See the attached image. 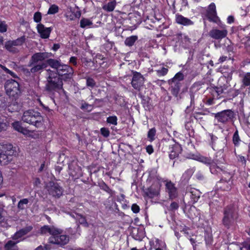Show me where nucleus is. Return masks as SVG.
Masks as SVG:
<instances>
[{
  "mask_svg": "<svg viewBox=\"0 0 250 250\" xmlns=\"http://www.w3.org/2000/svg\"><path fill=\"white\" fill-rule=\"evenodd\" d=\"M238 218V214L233 205H230L224 208L222 223L225 228L227 229L234 228Z\"/></svg>",
  "mask_w": 250,
  "mask_h": 250,
  "instance_id": "1",
  "label": "nucleus"
},
{
  "mask_svg": "<svg viewBox=\"0 0 250 250\" xmlns=\"http://www.w3.org/2000/svg\"><path fill=\"white\" fill-rule=\"evenodd\" d=\"M22 121L26 123L39 127L42 125L43 118L41 113L33 109L25 111L21 117Z\"/></svg>",
  "mask_w": 250,
  "mask_h": 250,
  "instance_id": "2",
  "label": "nucleus"
},
{
  "mask_svg": "<svg viewBox=\"0 0 250 250\" xmlns=\"http://www.w3.org/2000/svg\"><path fill=\"white\" fill-rule=\"evenodd\" d=\"M217 175H220L221 176L220 180L217 183V188L222 191L230 190L233 185V174L226 171L222 168L221 173H219Z\"/></svg>",
  "mask_w": 250,
  "mask_h": 250,
  "instance_id": "3",
  "label": "nucleus"
},
{
  "mask_svg": "<svg viewBox=\"0 0 250 250\" xmlns=\"http://www.w3.org/2000/svg\"><path fill=\"white\" fill-rule=\"evenodd\" d=\"M4 87L6 94L13 99L16 100L21 95L19 83L14 80H7L5 83Z\"/></svg>",
  "mask_w": 250,
  "mask_h": 250,
  "instance_id": "4",
  "label": "nucleus"
},
{
  "mask_svg": "<svg viewBox=\"0 0 250 250\" xmlns=\"http://www.w3.org/2000/svg\"><path fill=\"white\" fill-rule=\"evenodd\" d=\"M62 87V82L61 79L57 75L55 77L49 76L47 78V83L45 85L47 91L52 92L56 89H60Z\"/></svg>",
  "mask_w": 250,
  "mask_h": 250,
  "instance_id": "5",
  "label": "nucleus"
},
{
  "mask_svg": "<svg viewBox=\"0 0 250 250\" xmlns=\"http://www.w3.org/2000/svg\"><path fill=\"white\" fill-rule=\"evenodd\" d=\"M48 194L52 197L59 198L62 195L63 191L62 188L57 183L49 182L45 186Z\"/></svg>",
  "mask_w": 250,
  "mask_h": 250,
  "instance_id": "6",
  "label": "nucleus"
},
{
  "mask_svg": "<svg viewBox=\"0 0 250 250\" xmlns=\"http://www.w3.org/2000/svg\"><path fill=\"white\" fill-rule=\"evenodd\" d=\"M196 159L201 163L209 166L210 171L213 174H218L222 171V168L217 166L210 158L199 156Z\"/></svg>",
  "mask_w": 250,
  "mask_h": 250,
  "instance_id": "7",
  "label": "nucleus"
},
{
  "mask_svg": "<svg viewBox=\"0 0 250 250\" xmlns=\"http://www.w3.org/2000/svg\"><path fill=\"white\" fill-rule=\"evenodd\" d=\"M214 114V118L218 122L227 124L234 117V112L230 109L224 110Z\"/></svg>",
  "mask_w": 250,
  "mask_h": 250,
  "instance_id": "8",
  "label": "nucleus"
},
{
  "mask_svg": "<svg viewBox=\"0 0 250 250\" xmlns=\"http://www.w3.org/2000/svg\"><path fill=\"white\" fill-rule=\"evenodd\" d=\"M53 55L51 53L48 52H38L34 54L30 59L28 66L31 67L39 62H42L48 59Z\"/></svg>",
  "mask_w": 250,
  "mask_h": 250,
  "instance_id": "9",
  "label": "nucleus"
},
{
  "mask_svg": "<svg viewBox=\"0 0 250 250\" xmlns=\"http://www.w3.org/2000/svg\"><path fill=\"white\" fill-rule=\"evenodd\" d=\"M59 76H64V79H70L72 78L74 70L73 68L68 65L61 63L56 70Z\"/></svg>",
  "mask_w": 250,
  "mask_h": 250,
  "instance_id": "10",
  "label": "nucleus"
},
{
  "mask_svg": "<svg viewBox=\"0 0 250 250\" xmlns=\"http://www.w3.org/2000/svg\"><path fill=\"white\" fill-rule=\"evenodd\" d=\"M62 230L54 226L44 225L40 229V233L42 235L49 234L55 236L57 234L62 233Z\"/></svg>",
  "mask_w": 250,
  "mask_h": 250,
  "instance_id": "11",
  "label": "nucleus"
},
{
  "mask_svg": "<svg viewBox=\"0 0 250 250\" xmlns=\"http://www.w3.org/2000/svg\"><path fill=\"white\" fill-rule=\"evenodd\" d=\"M68 236L64 234H57L55 236H50L48 241L50 243L64 246L69 242Z\"/></svg>",
  "mask_w": 250,
  "mask_h": 250,
  "instance_id": "12",
  "label": "nucleus"
},
{
  "mask_svg": "<svg viewBox=\"0 0 250 250\" xmlns=\"http://www.w3.org/2000/svg\"><path fill=\"white\" fill-rule=\"evenodd\" d=\"M156 179L157 180L158 182L155 184H153L149 188L146 189L145 192L146 195L150 198H153L157 196L159 194L160 187L159 182L161 181L162 179L159 175L156 176Z\"/></svg>",
  "mask_w": 250,
  "mask_h": 250,
  "instance_id": "13",
  "label": "nucleus"
},
{
  "mask_svg": "<svg viewBox=\"0 0 250 250\" xmlns=\"http://www.w3.org/2000/svg\"><path fill=\"white\" fill-rule=\"evenodd\" d=\"M144 83V78L143 75L139 72H134L131 81L132 87L134 89L139 90L141 87L143 86Z\"/></svg>",
  "mask_w": 250,
  "mask_h": 250,
  "instance_id": "14",
  "label": "nucleus"
},
{
  "mask_svg": "<svg viewBox=\"0 0 250 250\" xmlns=\"http://www.w3.org/2000/svg\"><path fill=\"white\" fill-rule=\"evenodd\" d=\"M228 33V30L225 28H223L222 30L213 28L209 31V36L213 39L220 40L225 38Z\"/></svg>",
  "mask_w": 250,
  "mask_h": 250,
  "instance_id": "15",
  "label": "nucleus"
},
{
  "mask_svg": "<svg viewBox=\"0 0 250 250\" xmlns=\"http://www.w3.org/2000/svg\"><path fill=\"white\" fill-rule=\"evenodd\" d=\"M203 83L201 82L194 83L189 91L190 98V105L194 104L195 95L201 88Z\"/></svg>",
  "mask_w": 250,
  "mask_h": 250,
  "instance_id": "16",
  "label": "nucleus"
},
{
  "mask_svg": "<svg viewBox=\"0 0 250 250\" xmlns=\"http://www.w3.org/2000/svg\"><path fill=\"white\" fill-rule=\"evenodd\" d=\"M203 83L201 82L194 83L189 91L190 98V105L194 104L195 95L201 88Z\"/></svg>",
  "mask_w": 250,
  "mask_h": 250,
  "instance_id": "17",
  "label": "nucleus"
},
{
  "mask_svg": "<svg viewBox=\"0 0 250 250\" xmlns=\"http://www.w3.org/2000/svg\"><path fill=\"white\" fill-rule=\"evenodd\" d=\"M166 191L168 193L169 198L170 199H174L178 196L177 189L175 185L171 182H167L166 184Z\"/></svg>",
  "mask_w": 250,
  "mask_h": 250,
  "instance_id": "18",
  "label": "nucleus"
},
{
  "mask_svg": "<svg viewBox=\"0 0 250 250\" xmlns=\"http://www.w3.org/2000/svg\"><path fill=\"white\" fill-rule=\"evenodd\" d=\"M175 21L177 24L185 26H191L194 24V22L190 19L185 17L179 13L175 15Z\"/></svg>",
  "mask_w": 250,
  "mask_h": 250,
  "instance_id": "19",
  "label": "nucleus"
},
{
  "mask_svg": "<svg viewBox=\"0 0 250 250\" xmlns=\"http://www.w3.org/2000/svg\"><path fill=\"white\" fill-rule=\"evenodd\" d=\"M207 17L209 21L217 22L218 17L217 16L216 6L214 3H211L207 11Z\"/></svg>",
  "mask_w": 250,
  "mask_h": 250,
  "instance_id": "20",
  "label": "nucleus"
},
{
  "mask_svg": "<svg viewBox=\"0 0 250 250\" xmlns=\"http://www.w3.org/2000/svg\"><path fill=\"white\" fill-rule=\"evenodd\" d=\"M187 193L189 194L191 202L194 204L196 203L200 198L201 192L197 189L191 188H187Z\"/></svg>",
  "mask_w": 250,
  "mask_h": 250,
  "instance_id": "21",
  "label": "nucleus"
},
{
  "mask_svg": "<svg viewBox=\"0 0 250 250\" xmlns=\"http://www.w3.org/2000/svg\"><path fill=\"white\" fill-rule=\"evenodd\" d=\"M37 29L38 32L40 34V37L42 39L48 38L52 31L51 27H45L44 25L42 23L37 25Z\"/></svg>",
  "mask_w": 250,
  "mask_h": 250,
  "instance_id": "22",
  "label": "nucleus"
},
{
  "mask_svg": "<svg viewBox=\"0 0 250 250\" xmlns=\"http://www.w3.org/2000/svg\"><path fill=\"white\" fill-rule=\"evenodd\" d=\"M33 229V227L31 226H27L24 228L20 229L17 231L14 235L12 237V238L14 240L19 241V239L21 238L24 235L27 234Z\"/></svg>",
  "mask_w": 250,
  "mask_h": 250,
  "instance_id": "23",
  "label": "nucleus"
},
{
  "mask_svg": "<svg viewBox=\"0 0 250 250\" xmlns=\"http://www.w3.org/2000/svg\"><path fill=\"white\" fill-rule=\"evenodd\" d=\"M169 157L170 159H174L177 157L181 153L182 148L178 144H174L169 146Z\"/></svg>",
  "mask_w": 250,
  "mask_h": 250,
  "instance_id": "24",
  "label": "nucleus"
},
{
  "mask_svg": "<svg viewBox=\"0 0 250 250\" xmlns=\"http://www.w3.org/2000/svg\"><path fill=\"white\" fill-rule=\"evenodd\" d=\"M239 77L242 83L241 87H245L250 86V72H242L240 73Z\"/></svg>",
  "mask_w": 250,
  "mask_h": 250,
  "instance_id": "25",
  "label": "nucleus"
},
{
  "mask_svg": "<svg viewBox=\"0 0 250 250\" xmlns=\"http://www.w3.org/2000/svg\"><path fill=\"white\" fill-rule=\"evenodd\" d=\"M194 171L195 169L194 167L188 169L186 170L181 177V182L184 184H187L193 174Z\"/></svg>",
  "mask_w": 250,
  "mask_h": 250,
  "instance_id": "26",
  "label": "nucleus"
},
{
  "mask_svg": "<svg viewBox=\"0 0 250 250\" xmlns=\"http://www.w3.org/2000/svg\"><path fill=\"white\" fill-rule=\"evenodd\" d=\"M168 83L170 85L171 92L172 95L175 97H177L179 92L181 84L180 83L171 82L168 81Z\"/></svg>",
  "mask_w": 250,
  "mask_h": 250,
  "instance_id": "27",
  "label": "nucleus"
},
{
  "mask_svg": "<svg viewBox=\"0 0 250 250\" xmlns=\"http://www.w3.org/2000/svg\"><path fill=\"white\" fill-rule=\"evenodd\" d=\"M0 150L3 152L8 154V155L12 157L14 153V150L13 149V146L10 144H5L4 145H0Z\"/></svg>",
  "mask_w": 250,
  "mask_h": 250,
  "instance_id": "28",
  "label": "nucleus"
},
{
  "mask_svg": "<svg viewBox=\"0 0 250 250\" xmlns=\"http://www.w3.org/2000/svg\"><path fill=\"white\" fill-rule=\"evenodd\" d=\"M13 241L8 240L4 245V249L5 250H18V247L17 244L20 242V241Z\"/></svg>",
  "mask_w": 250,
  "mask_h": 250,
  "instance_id": "29",
  "label": "nucleus"
},
{
  "mask_svg": "<svg viewBox=\"0 0 250 250\" xmlns=\"http://www.w3.org/2000/svg\"><path fill=\"white\" fill-rule=\"evenodd\" d=\"M117 2L116 0H114L104 4L102 8L104 11L106 12H111L114 11Z\"/></svg>",
  "mask_w": 250,
  "mask_h": 250,
  "instance_id": "30",
  "label": "nucleus"
},
{
  "mask_svg": "<svg viewBox=\"0 0 250 250\" xmlns=\"http://www.w3.org/2000/svg\"><path fill=\"white\" fill-rule=\"evenodd\" d=\"M46 63L51 68L57 70L59 65L62 63L61 60H56L54 59H48L46 60Z\"/></svg>",
  "mask_w": 250,
  "mask_h": 250,
  "instance_id": "31",
  "label": "nucleus"
},
{
  "mask_svg": "<svg viewBox=\"0 0 250 250\" xmlns=\"http://www.w3.org/2000/svg\"><path fill=\"white\" fill-rule=\"evenodd\" d=\"M12 160V156L0 150V164L6 165Z\"/></svg>",
  "mask_w": 250,
  "mask_h": 250,
  "instance_id": "32",
  "label": "nucleus"
},
{
  "mask_svg": "<svg viewBox=\"0 0 250 250\" xmlns=\"http://www.w3.org/2000/svg\"><path fill=\"white\" fill-rule=\"evenodd\" d=\"M46 66V64L43 62L36 63L31 66L30 72H31V73H37L42 71L43 68H45Z\"/></svg>",
  "mask_w": 250,
  "mask_h": 250,
  "instance_id": "33",
  "label": "nucleus"
},
{
  "mask_svg": "<svg viewBox=\"0 0 250 250\" xmlns=\"http://www.w3.org/2000/svg\"><path fill=\"white\" fill-rule=\"evenodd\" d=\"M138 39V36L136 35H133L127 37L125 41V44L128 47L132 46Z\"/></svg>",
  "mask_w": 250,
  "mask_h": 250,
  "instance_id": "34",
  "label": "nucleus"
},
{
  "mask_svg": "<svg viewBox=\"0 0 250 250\" xmlns=\"http://www.w3.org/2000/svg\"><path fill=\"white\" fill-rule=\"evenodd\" d=\"M11 44V42L10 41L5 42L4 45L5 49L13 53H17L19 52V50L17 47Z\"/></svg>",
  "mask_w": 250,
  "mask_h": 250,
  "instance_id": "35",
  "label": "nucleus"
},
{
  "mask_svg": "<svg viewBox=\"0 0 250 250\" xmlns=\"http://www.w3.org/2000/svg\"><path fill=\"white\" fill-rule=\"evenodd\" d=\"M25 37L24 36H21L16 40L10 41L11 44L15 47L21 46L25 42Z\"/></svg>",
  "mask_w": 250,
  "mask_h": 250,
  "instance_id": "36",
  "label": "nucleus"
},
{
  "mask_svg": "<svg viewBox=\"0 0 250 250\" xmlns=\"http://www.w3.org/2000/svg\"><path fill=\"white\" fill-rule=\"evenodd\" d=\"M72 217L75 218L79 224L83 225L85 226H88V224L85 218L83 215L79 214H76L75 215H73Z\"/></svg>",
  "mask_w": 250,
  "mask_h": 250,
  "instance_id": "37",
  "label": "nucleus"
},
{
  "mask_svg": "<svg viewBox=\"0 0 250 250\" xmlns=\"http://www.w3.org/2000/svg\"><path fill=\"white\" fill-rule=\"evenodd\" d=\"M92 21L88 19L83 18L80 21V27L84 28L92 25Z\"/></svg>",
  "mask_w": 250,
  "mask_h": 250,
  "instance_id": "38",
  "label": "nucleus"
},
{
  "mask_svg": "<svg viewBox=\"0 0 250 250\" xmlns=\"http://www.w3.org/2000/svg\"><path fill=\"white\" fill-rule=\"evenodd\" d=\"M184 79V75L183 73L179 72L176 73L174 77L169 81L174 83H180V81L183 80Z\"/></svg>",
  "mask_w": 250,
  "mask_h": 250,
  "instance_id": "39",
  "label": "nucleus"
},
{
  "mask_svg": "<svg viewBox=\"0 0 250 250\" xmlns=\"http://www.w3.org/2000/svg\"><path fill=\"white\" fill-rule=\"evenodd\" d=\"M80 108L82 110H85L87 112H90L93 109V106L92 104H89L84 101H82Z\"/></svg>",
  "mask_w": 250,
  "mask_h": 250,
  "instance_id": "40",
  "label": "nucleus"
},
{
  "mask_svg": "<svg viewBox=\"0 0 250 250\" xmlns=\"http://www.w3.org/2000/svg\"><path fill=\"white\" fill-rule=\"evenodd\" d=\"M29 203V200L27 198H24L21 200L18 204V208L19 210H23L25 208V205Z\"/></svg>",
  "mask_w": 250,
  "mask_h": 250,
  "instance_id": "41",
  "label": "nucleus"
},
{
  "mask_svg": "<svg viewBox=\"0 0 250 250\" xmlns=\"http://www.w3.org/2000/svg\"><path fill=\"white\" fill-rule=\"evenodd\" d=\"M214 88L216 89V91L217 92V94L219 96V99L221 97H224L223 95L226 92L225 90H226V88L225 86H215Z\"/></svg>",
  "mask_w": 250,
  "mask_h": 250,
  "instance_id": "42",
  "label": "nucleus"
},
{
  "mask_svg": "<svg viewBox=\"0 0 250 250\" xmlns=\"http://www.w3.org/2000/svg\"><path fill=\"white\" fill-rule=\"evenodd\" d=\"M59 8L58 6L56 4L51 5L47 12V14L49 15H53L59 12Z\"/></svg>",
  "mask_w": 250,
  "mask_h": 250,
  "instance_id": "43",
  "label": "nucleus"
},
{
  "mask_svg": "<svg viewBox=\"0 0 250 250\" xmlns=\"http://www.w3.org/2000/svg\"><path fill=\"white\" fill-rule=\"evenodd\" d=\"M64 16L66 18V21H73L74 20L73 10L71 8L67 10L64 14Z\"/></svg>",
  "mask_w": 250,
  "mask_h": 250,
  "instance_id": "44",
  "label": "nucleus"
},
{
  "mask_svg": "<svg viewBox=\"0 0 250 250\" xmlns=\"http://www.w3.org/2000/svg\"><path fill=\"white\" fill-rule=\"evenodd\" d=\"M7 98L4 94L0 93V107H4L6 105Z\"/></svg>",
  "mask_w": 250,
  "mask_h": 250,
  "instance_id": "45",
  "label": "nucleus"
},
{
  "mask_svg": "<svg viewBox=\"0 0 250 250\" xmlns=\"http://www.w3.org/2000/svg\"><path fill=\"white\" fill-rule=\"evenodd\" d=\"M156 132V131L155 128H152L148 131L147 133V138L150 141H152L155 139Z\"/></svg>",
  "mask_w": 250,
  "mask_h": 250,
  "instance_id": "46",
  "label": "nucleus"
},
{
  "mask_svg": "<svg viewBox=\"0 0 250 250\" xmlns=\"http://www.w3.org/2000/svg\"><path fill=\"white\" fill-rule=\"evenodd\" d=\"M232 141L233 144L235 146H238L240 141V137L238 135V130H236L234 133L233 137H232Z\"/></svg>",
  "mask_w": 250,
  "mask_h": 250,
  "instance_id": "47",
  "label": "nucleus"
},
{
  "mask_svg": "<svg viewBox=\"0 0 250 250\" xmlns=\"http://www.w3.org/2000/svg\"><path fill=\"white\" fill-rule=\"evenodd\" d=\"M226 51L229 55V60H231V54L234 53V47L232 44H229L226 46Z\"/></svg>",
  "mask_w": 250,
  "mask_h": 250,
  "instance_id": "48",
  "label": "nucleus"
},
{
  "mask_svg": "<svg viewBox=\"0 0 250 250\" xmlns=\"http://www.w3.org/2000/svg\"><path fill=\"white\" fill-rule=\"evenodd\" d=\"M117 117L116 116H111L107 118L106 122L110 124L116 125H117Z\"/></svg>",
  "mask_w": 250,
  "mask_h": 250,
  "instance_id": "49",
  "label": "nucleus"
},
{
  "mask_svg": "<svg viewBox=\"0 0 250 250\" xmlns=\"http://www.w3.org/2000/svg\"><path fill=\"white\" fill-rule=\"evenodd\" d=\"M86 86L91 88H93L96 85V82L94 80L90 77L86 78Z\"/></svg>",
  "mask_w": 250,
  "mask_h": 250,
  "instance_id": "50",
  "label": "nucleus"
},
{
  "mask_svg": "<svg viewBox=\"0 0 250 250\" xmlns=\"http://www.w3.org/2000/svg\"><path fill=\"white\" fill-rule=\"evenodd\" d=\"M156 71L158 76H164L167 73L168 69L166 67H162L161 69L157 70Z\"/></svg>",
  "mask_w": 250,
  "mask_h": 250,
  "instance_id": "51",
  "label": "nucleus"
},
{
  "mask_svg": "<svg viewBox=\"0 0 250 250\" xmlns=\"http://www.w3.org/2000/svg\"><path fill=\"white\" fill-rule=\"evenodd\" d=\"M208 91L209 92V95L213 97V98H215V99H219V96L217 94V92L216 91V89L214 88V87H212L209 88Z\"/></svg>",
  "mask_w": 250,
  "mask_h": 250,
  "instance_id": "52",
  "label": "nucleus"
},
{
  "mask_svg": "<svg viewBox=\"0 0 250 250\" xmlns=\"http://www.w3.org/2000/svg\"><path fill=\"white\" fill-rule=\"evenodd\" d=\"M12 126L15 130L18 132L20 131L22 127L21 125V123L19 121H15L13 122L12 124Z\"/></svg>",
  "mask_w": 250,
  "mask_h": 250,
  "instance_id": "53",
  "label": "nucleus"
},
{
  "mask_svg": "<svg viewBox=\"0 0 250 250\" xmlns=\"http://www.w3.org/2000/svg\"><path fill=\"white\" fill-rule=\"evenodd\" d=\"M101 188L104 191H106L108 193L110 194H112L113 191L111 189L109 188V187L105 183H103L100 186Z\"/></svg>",
  "mask_w": 250,
  "mask_h": 250,
  "instance_id": "54",
  "label": "nucleus"
},
{
  "mask_svg": "<svg viewBox=\"0 0 250 250\" xmlns=\"http://www.w3.org/2000/svg\"><path fill=\"white\" fill-rule=\"evenodd\" d=\"M0 67L1 68V69L4 70L7 74L10 75L13 78L17 77L16 74L15 73L8 69L5 66L0 64Z\"/></svg>",
  "mask_w": 250,
  "mask_h": 250,
  "instance_id": "55",
  "label": "nucleus"
},
{
  "mask_svg": "<svg viewBox=\"0 0 250 250\" xmlns=\"http://www.w3.org/2000/svg\"><path fill=\"white\" fill-rule=\"evenodd\" d=\"M34 21L36 22H40L42 20V14L39 12H36L34 15Z\"/></svg>",
  "mask_w": 250,
  "mask_h": 250,
  "instance_id": "56",
  "label": "nucleus"
},
{
  "mask_svg": "<svg viewBox=\"0 0 250 250\" xmlns=\"http://www.w3.org/2000/svg\"><path fill=\"white\" fill-rule=\"evenodd\" d=\"M101 133L104 137H108L110 134L109 129L105 127H102L101 128Z\"/></svg>",
  "mask_w": 250,
  "mask_h": 250,
  "instance_id": "57",
  "label": "nucleus"
},
{
  "mask_svg": "<svg viewBox=\"0 0 250 250\" xmlns=\"http://www.w3.org/2000/svg\"><path fill=\"white\" fill-rule=\"evenodd\" d=\"M7 26L5 21L0 22V32L1 33L5 32L7 31Z\"/></svg>",
  "mask_w": 250,
  "mask_h": 250,
  "instance_id": "58",
  "label": "nucleus"
},
{
  "mask_svg": "<svg viewBox=\"0 0 250 250\" xmlns=\"http://www.w3.org/2000/svg\"><path fill=\"white\" fill-rule=\"evenodd\" d=\"M7 126L6 123L4 120L0 118V132L3 130L6 129Z\"/></svg>",
  "mask_w": 250,
  "mask_h": 250,
  "instance_id": "59",
  "label": "nucleus"
},
{
  "mask_svg": "<svg viewBox=\"0 0 250 250\" xmlns=\"http://www.w3.org/2000/svg\"><path fill=\"white\" fill-rule=\"evenodd\" d=\"M131 210L134 213H137L140 211V207L136 204H133L131 206Z\"/></svg>",
  "mask_w": 250,
  "mask_h": 250,
  "instance_id": "60",
  "label": "nucleus"
},
{
  "mask_svg": "<svg viewBox=\"0 0 250 250\" xmlns=\"http://www.w3.org/2000/svg\"><path fill=\"white\" fill-rule=\"evenodd\" d=\"M18 105L17 104H16L15 103H14L13 105L10 104V105H9L8 108V110L11 112H13L14 110L17 111V110H18Z\"/></svg>",
  "mask_w": 250,
  "mask_h": 250,
  "instance_id": "61",
  "label": "nucleus"
},
{
  "mask_svg": "<svg viewBox=\"0 0 250 250\" xmlns=\"http://www.w3.org/2000/svg\"><path fill=\"white\" fill-rule=\"evenodd\" d=\"M215 98H213L212 97L210 96L209 95L207 97V100L206 102V104L209 105H212L214 104L213 101L215 100Z\"/></svg>",
  "mask_w": 250,
  "mask_h": 250,
  "instance_id": "62",
  "label": "nucleus"
},
{
  "mask_svg": "<svg viewBox=\"0 0 250 250\" xmlns=\"http://www.w3.org/2000/svg\"><path fill=\"white\" fill-rule=\"evenodd\" d=\"M5 79V75L2 73V71L0 70V84L4 82Z\"/></svg>",
  "mask_w": 250,
  "mask_h": 250,
  "instance_id": "63",
  "label": "nucleus"
},
{
  "mask_svg": "<svg viewBox=\"0 0 250 250\" xmlns=\"http://www.w3.org/2000/svg\"><path fill=\"white\" fill-rule=\"evenodd\" d=\"M77 57H74V56L71 57H70V58L69 59V62L70 63H72L73 65L76 66L77 65Z\"/></svg>",
  "mask_w": 250,
  "mask_h": 250,
  "instance_id": "64",
  "label": "nucleus"
}]
</instances>
